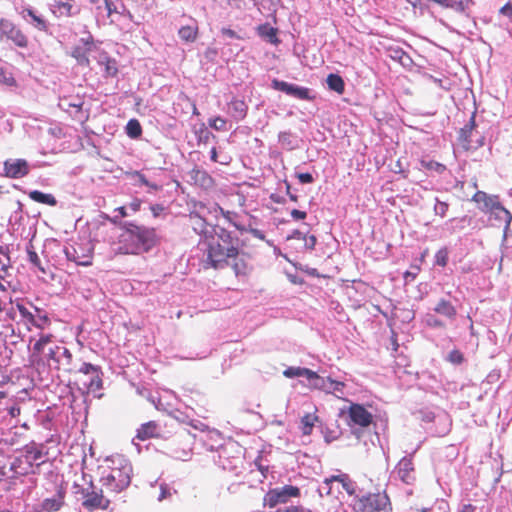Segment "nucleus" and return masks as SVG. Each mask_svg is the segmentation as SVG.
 Segmentation results:
<instances>
[{"label":"nucleus","instance_id":"f3484780","mask_svg":"<svg viewBox=\"0 0 512 512\" xmlns=\"http://www.w3.org/2000/svg\"><path fill=\"white\" fill-rule=\"evenodd\" d=\"M388 497L385 494H368L360 498L357 505L359 512H374L385 508Z\"/></svg>","mask_w":512,"mask_h":512},{"label":"nucleus","instance_id":"09e8293b","mask_svg":"<svg viewBox=\"0 0 512 512\" xmlns=\"http://www.w3.org/2000/svg\"><path fill=\"white\" fill-rule=\"evenodd\" d=\"M425 323L431 328H444L445 324L442 320L437 318L434 314H427L425 316Z\"/></svg>","mask_w":512,"mask_h":512},{"label":"nucleus","instance_id":"7ed1b4c3","mask_svg":"<svg viewBox=\"0 0 512 512\" xmlns=\"http://www.w3.org/2000/svg\"><path fill=\"white\" fill-rule=\"evenodd\" d=\"M107 468H103L100 482L106 490L119 493L126 489L131 482L132 466L130 462L121 455L106 459Z\"/></svg>","mask_w":512,"mask_h":512},{"label":"nucleus","instance_id":"0eeeda50","mask_svg":"<svg viewBox=\"0 0 512 512\" xmlns=\"http://www.w3.org/2000/svg\"><path fill=\"white\" fill-rule=\"evenodd\" d=\"M9 40L19 48L28 46V38L12 21L0 19V41Z\"/></svg>","mask_w":512,"mask_h":512},{"label":"nucleus","instance_id":"5fc2aeb1","mask_svg":"<svg viewBox=\"0 0 512 512\" xmlns=\"http://www.w3.org/2000/svg\"><path fill=\"white\" fill-rule=\"evenodd\" d=\"M304 243V249L306 250H313L317 243V238L315 235H308L306 234L304 238L302 239Z\"/></svg>","mask_w":512,"mask_h":512},{"label":"nucleus","instance_id":"dca6fc26","mask_svg":"<svg viewBox=\"0 0 512 512\" xmlns=\"http://www.w3.org/2000/svg\"><path fill=\"white\" fill-rule=\"evenodd\" d=\"M348 425L351 428L368 427L373 419L372 414L362 405L351 403L348 408Z\"/></svg>","mask_w":512,"mask_h":512},{"label":"nucleus","instance_id":"f8f14e48","mask_svg":"<svg viewBox=\"0 0 512 512\" xmlns=\"http://www.w3.org/2000/svg\"><path fill=\"white\" fill-rule=\"evenodd\" d=\"M413 454H410L408 456H404L400 461L397 463L394 473L402 483L406 485H414L416 482V472L413 464Z\"/></svg>","mask_w":512,"mask_h":512},{"label":"nucleus","instance_id":"cd10ccee","mask_svg":"<svg viewBox=\"0 0 512 512\" xmlns=\"http://www.w3.org/2000/svg\"><path fill=\"white\" fill-rule=\"evenodd\" d=\"M228 111L231 117L239 122L243 120L247 115L248 106L245 101L233 98L228 104Z\"/></svg>","mask_w":512,"mask_h":512},{"label":"nucleus","instance_id":"13d9d810","mask_svg":"<svg viewBox=\"0 0 512 512\" xmlns=\"http://www.w3.org/2000/svg\"><path fill=\"white\" fill-rule=\"evenodd\" d=\"M140 206H141V201H140L139 199H135V200H133L131 203H129L128 205H126L127 210H128V212L130 213V215H131L132 213H136L137 211H139Z\"/></svg>","mask_w":512,"mask_h":512},{"label":"nucleus","instance_id":"3c124183","mask_svg":"<svg viewBox=\"0 0 512 512\" xmlns=\"http://www.w3.org/2000/svg\"><path fill=\"white\" fill-rule=\"evenodd\" d=\"M448 262V251L446 248H442L435 254V264L441 267L446 266Z\"/></svg>","mask_w":512,"mask_h":512},{"label":"nucleus","instance_id":"c756f323","mask_svg":"<svg viewBox=\"0 0 512 512\" xmlns=\"http://www.w3.org/2000/svg\"><path fill=\"white\" fill-rule=\"evenodd\" d=\"M434 312L450 320H454L457 315L456 308L446 299H440L434 307Z\"/></svg>","mask_w":512,"mask_h":512},{"label":"nucleus","instance_id":"c9c22d12","mask_svg":"<svg viewBox=\"0 0 512 512\" xmlns=\"http://www.w3.org/2000/svg\"><path fill=\"white\" fill-rule=\"evenodd\" d=\"M330 378L331 377L324 378L312 371V375H309L307 380L311 388L325 392Z\"/></svg>","mask_w":512,"mask_h":512},{"label":"nucleus","instance_id":"6ab92c4d","mask_svg":"<svg viewBox=\"0 0 512 512\" xmlns=\"http://www.w3.org/2000/svg\"><path fill=\"white\" fill-rule=\"evenodd\" d=\"M49 9L57 18L72 17L80 13V7L73 0H51Z\"/></svg>","mask_w":512,"mask_h":512},{"label":"nucleus","instance_id":"603ef678","mask_svg":"<svg viewBox=\"0 0 512 512\" xmlns=\"http://www.w3.org/2000/svg\"><path fill=\"white\" fill-rule=\"evenodd\" d=\"M27 255H28V260H29V262H30L32 265H34L35 267H37V268H38L39 270H41L42 272H44V271H45V270H44V268L41 266V260H40V258H39V256H38V254H37L34 250H32V249L28 248V249H27Z\"/></svg>","mask_w":512,"mask_h":512},{"label":"nucleus","instance_id":"680f3d73","mask_svg":"<svg viewBox=\"0 0 512 512\" xmlns=\"http://www.w3.org/2000/svg\"><path fill=\"white\" fill-rule=\"evenodd\" d=\"M277 512H311L303 507H298V506H288V507H285L283 509H279Z\"/></svg>","mask_w":512,"mask_h":512},{"label":"nucleus","instance_id":"72a5a7b5","mask_svg":"<svg viewBox=\"0 0 512 512\" xmlns=\"http://www.w3.org/2000/svg\"><path fill=\"white\" fill-rule=\"evenodd\" d=\"M346 385L342 381H337L332 378L329 379L325 393L333 394L339 399H344Z\"/></svg>","mask_w":512,"mask_h":512},{"label":"nucleus","instance_id":"de8ad7c7","mask_svg":"<svg viewBox=\"0 0 512 512\" xmlns=\"http://www.w3.org/2000/svg\"><path fill=\"white\" fill-rule=\"evenodd\" d=\"M0 83L6 86H14L15 79L10 71L5 68L0 67Z\"/></svg>","mask_w":512,"mask_h":512},{"label":"nucleus","instance_id":"5701e85b","mask_svg":"<svg viewBox=\"0 0 512 512\" xmlns=\"http://www.w3.org/2000/svg\"><path fill=\"white\" fill-rule=\"evenodd\" d=\"M4 171L7 177L18 179L26 176L30 167L24 159H9L4 162Z\"/></svg>","mask_w":512,"mask_h":512},{"label":"nucleus","instance_id":"e433bc0d","mask_svg":"<svg viewBox=\"0 0 512 512\" xmlns=\"http://www.w3.org/2000/svg\"><path fill=\"white\" fill-rule=\"evenodd\" d=\"M283 375L287 378L305 377L308 379L309 375H312V370L304 367L292 366L285 369Z\"/></svg>","mask_w":512,"mask_h":512},{"label":"nucleus","instance_id":"052dcab7","mask_svg":"<svg viewBox=\"0 0 512 512\" xmlns=\"http://www.w3.org/2000/svg\"><path fill=\"white\" fill-rule=\"evenodd\" d=\"M500 14H502L506 17L512 18V1L511 0L500 9Z\"/></svg>","mask_w":512,"mask_h":512},{"label":"nucleus","instance_id":"7c9ffc66","mask_svg":"<svg viewBox=\"0 0 512 512\" xmlns=\"http://www.w3.org/2000/svg\"><path fill=\"white\" fill-rule=\"evenodd\" d=\"M52 334L49 333H40L39 338L35 341L33 345V354H43L47 353V349L51 345L52 342Z\"/></svg>","mask_w":512,"mask_h":512},{"label":"nucleus","instance_id":"0e129e2a","mask_svg":"<svg viewBox=\"0 0 512 512\" xmlns=\"http://www.w3.org/2000/svg\"><path fill=\"white\" fill-rule=\"evenodd\" d=\"M291 216L294 220H303L306 218L307 214L305 211L293 209L291 211Z\"/></svg>","mask_w":512,"mask_h":512},{"label":"nucleus","instance_id":"423d86ee","mask_svg":"<svg viewBox=\"0 0 512 512\" xmlns=\"http://www.w3.org/2000/svg\"><path fill=\"white\" fill-rule=\"evenodd\" d=\"M242 448L235 441H229L222 445L217 451V458L214 462L223 470L236 471L241 463Z\"/></svg>","mask_w":512,"mask_h":512},{"label":"nucleus","instance_id":"49530a36","mask_svg":"<svg viewBox=\"0 0 512 512\" xmlns=\"http://www.w3.org/2000/svg\"><path fill=\"white\" fill-rule=\"evenodd\" d=\"M259 32L262 36L267 37L269 39L270 43H272V44L278 43V38L276 36V29H274L272 27L261 26L259 28Z\"/></svg>","mask_w":512,"mask_h":512},{"label":"nucleus","instance_id":"f257e3e1","mask_svg":"<svg viewBox=\"0 0 512 512\" xmlns=\"http://www.w3.org/2000/svg\"><path fill=\"white\" fill-rule=\"evenodd\" d=\"M215 236L208 242L204 263L215 269L231 265L237 276L246 273L247 264L239 257V239L224 228L215 231Z\"/></svg>","mask_w":512,"mask_h":512},{"label":"nucleus","instance_id":"ea45409f","mask_svg":"<svg viewBox=\"0 0 512 512\" xmlns=\"http://www.w3.org/2000/svg\"><path fill=\"white\" fill-rule=\"evenodd\" d=\"M174 493H176V490L173 489L170 485L166 483H160L158 487V494L156 495V500L158 502L169 500L172 498Z\"/></svg>","mask_w":512,"mask_h":512},{"label":"nucleus","instance_id":"ddd939ff","mask_svg":"<svg viewBox=\"0 0 512 512\" xmlns=\"http://www.w3.org/2000/svg\"><path fill=\"white\" fill-rule=\"evenodd\" d=\"M271 87L274 90L281 91L289 96L299 100H313L314 97L310 95V89L296 84L288 83L274 78L271 81Z\"/></svg>","mask_w":512,"mask_h":512},{"label":"nucleus","instance_id":"f03ea898","mask_svg":"<svg viewBox=\"0 0 512 512\" xmlns=\"http://www.w3.org/2000/svg\"><path fill=\"white\" fill-rule=\"evenodd\" d=\"M119 237V250L124 254H140L149 251L158 241L154 228L125 221Z\"/></svg>","mask_w":512,"mask_h":512},{"label":"nucleus","instance_id":"2f4dec72","mask_svg":"<svg viewBox=\"0 0 512 512\" xmlns=\"http://www.w3.org/2000/svg\"><path fill=\"white\" fill-rule=\"evenodd\" d=\"M29 197L35 202L46 204L49 206H56L57 200L52 194L43 193L39 190H33L29 192Z\"/></svg>","mask_w":512,"mask_h":512},{"label":"nucleus","instance_id":"338daca9","mask_svg":"<svg viewBox=\"0 0 512 512\" xmlns=\"http://www.w3.org/2000/svg\"><path fill=\"white\" fill-rule=\"evenodd\" d=\"M221 33H222L223 36H226L228 38H232V39L233 38H236V39L239 38L237 33L234 30L230 29V28H222Z\"/></svg>","mask_w":512,"mask_h":512},{"label":"nucleus","instance_id":"a18cd8bd","mask_svg":"<svg viewBox=\"0 0 512 512\" xmlns=\"http://www.w3.org/2000/svg\"><path fill=\"white\" fill-rule=\"evenodd\" d=\"M227 121L226 119L216 116L214 118L209 119V126L216 131H226L227 130Z\"/></svg>","mask_w":512,"mask_h":512},{"label":"nucleus","instance_id":"a19ab883","mask_svg":"<svg viewBox=\"0 0 512 512\" xmlns=\"http://www.w3.org/2000/svg\"><path fill=\"white\" fill-rule=\"evenodd\" d=\"M133 177L135 178L136 184L144 185L149 188V191H158L161 189V186L157 183L150 182L144 174L139 171H135L133 173Z\"/></svg>","mask_w":512,"mask_h":512},{"label":"nucleus","instance_id":"473e14b6","mask_svg":"<svg viewBox=\"0 0 512 512\" xmlns=\"http://www.w3.org/2000/svg\"><path fill=\"white\" fill-rule=\"evenodd\" d=\"M156 433L157 424L154 421H150L140 426V428L137 430L136 438L139 440H146L155 436Z\"/></svg>","mask_w":512,"mask_h":512},{"label":"nucleus","instance_id":"79ce46f5","mask_svg":"<svg viewBox=\"0 0 512 512\" xmlns=\"http://www.w3.org/2000/svg\"><path fill=\"white\" fill-rule=\"evenodd\" d=\"M178 34L182 40L186 42H192L196 38L197 29L192 26H183L179 29Z\"/></svg>","mask_w":512,"mask_h":512},{"label":"nucleus","instance_id":"bb28decb","mask_svg":"<svg viewBox=\"0 0 512 512\" xmlns=\"http://www.w3.org/2000/svg\"><path fill=\"white\" fill-rule=\"evenodd\" d=\"M490 217L498 222L504 224V230L507 231L512 221V215L500 202L490 212Z\"/></svg>","mask_w":512,"mask_h":512},{"label":"nucleus","instance_id":"f704fd0d","mask_svg":"<svg viewBox=\"0 0 512 512\" xmlns=\"http://www.w3.org/2000/svg\"><path fill=\"white\" fill-rule=\"evenodd\" d=\"M327 85L330 90L335 91L338 94H343L345 90V83L341 76L338 74H329L327 76Z\"/></svg>","mask_w":512,"mask_h":512},{"label":"nucleus","instance_id":"a211bd4d","mask_svg":"<svg viewBox=\"0 0 512 512\" xmlns=\"http://www.w3.org/2000/svg\"><path fill=\"white\" fill-rule=\"evenodd\" d=\"M66 258L75 262L77 265H91L92 252L90 248H85L81 244L70 245L64 249Z\"/></svg>","mask_w":512,"mask_h":512},{"label":"nucleus","instance_id":"bf43d9fd","mask_svg":"<svg viewBox=\"0 0 512 512\" xmlns=\"http://www.w3.org/2000/svg\"><path fill=\"white\" fill-rule=\"evenodd\" d=\"M297 178L302 184H309L314 181V178L310 173H299L297 174Z\"/></svg>","mask_w":512,"mask_h":512},{"label":"nucleus","instance_id":"b1692460","mask_svg":"<svg viewBox=\"0 0 512 512\" xmlns=\"http://www.w3.org/2000/svg\"><path fill=\"white\" fill-rule=\"evenodd\" d=\"M79 43V45L72 49L71 56L76 59L79 65L89 66L90 60L88 54L93 45L92 36L89 35L87 38H81Z\"/></svg>","mask_w":512,"mask_h":512},{"label":"nucleus","instance_id":"774afa93","mask_svg":"<svg viewBox=\"0 0 512 512\" xmlns=\"http://www.w3.org/2000/svg\"><path fill=\"white\" fill-rule=\"evenodd\" d=\"M476 507L472 504H463L457 512H475Z\"/></svg>","mask_w":512,"mask_h":512},{"label":"nucleus","instance_id":"58836bf2","mask_svg":"<svg viewBox=\"0 0 512 512\" xmlns=\"http://www.w3.org/2000/svg\"><path fill=\"white\" fill-rule=\"evenodd\" d=\"M126 134L131 139H137L142 134V127L137 119H130L125 127Z\"/></svg>","mask_w":512,"mask_h":512},{"label":"nucleus","instance_id":"9b49d317","mask_svg":"<svg viewBox=\"0 0 512 512\" xmlns=\"http://www.w3.org/2000/svg\"><path fill=\"white\" fill-rule=\"evenodd\" d=\"M17 13L29 25L35 29L48 33L50 29L49 22L30 5H21L16 7Z\"/></svg>","mask_w":512,"mask_h":512},{"label":"nucleus","instance_id":"c03bdc74","mask_svg":"<svg viewBox=\"0 0 512 512\" xmlns=\"http://www.w3.org/2000/svg\"><path fill=\"white\" fill-rule=\"evenodd\" d=\"M449 209V204L445 201H441L438 197L435 198L434 213L440 217H445Z\"/></svg>","mask_w":512,"mask_h":512},{"label":"nucleus","instance_id":"4468645a","mask_svg":"<svg viewBox=\"0 0 512 512\" xmlns=\"http://www.w3.org/2000/svg\"><path fill=\"white\" fill-rule=\"evenodd\" d=\"M475 120L472 117L463 128H461L459 133V140L464 149H477L484 144V138L474 131Z\"/></svg>","mask_w":512,"mask_h":512},{"label":"nucleus","instance_id":"aec40b11","mask_svg":"<svg viewBox=\"0 0 512 512\" xmlns=\"http://www.w3.org/2000/svg\"><path fill=\"white\" fill-rule=\"evenodd\" d=\"M66 490L62 485L56 486L52 496L44 498L39 504L43 512H57L65 504Z\"/></svg>","mask_w":512,"mask_h":512},{"label":"nucleus","instance_id":"c85d7f7f","mask_svg":"<svg viewBox=\"0 0 512 512\" xmlns=\"http://www.w3.org/2000/svg\"><path fill=\"white\" fill-rule=\"evenodd\" d=\"M83 103V100L79 97H63L60 98L58 106L63 111L73 114L81 111Z\"/></svg>","mask_w":512,"mask_h":512},{"label":"nucleus","instance_id":"393cba45","mask_svg":"<svg viewBox=\"0 0 512 512\" xmlns=\"http://www.w3.org/2000/svg\"><path fill=\"white\" fill-rule=\"evenodd\" d=\"M472 201L477 203L478 208L484 213H489L500 202L499 196L489 195L484 191H477L473 195Z\"/></svg>","mask_w":512,"mask_h":512},{"label":"nucleus","instance_id":"4d7b16f0","mask_svg":"<svg viewBox=\"0 0 512 512\" xmlns=\"http://www.w3.org/2000/svg\"><path fill=\"white\" fill-rule=\"evenodd\" d=\"M118 72L116 67V62L113 60H108L105 66V73L108 76H115Z\"/></svg>","mask_w":512,"mask_h":512},{"label":"nucleus","instance_id":"20e7f679","mask_svg":"<svg viewBox=\"0 0 512 512\" xmlns=\"http://www.w3.org/2000/svg\"><path fill=\"white\" fill-rule=\"evenodd\" d=\"M83 480L87 486L74 484V493L77 500L81 501L83 509L88 512L101 509L106 510L110 505V500L104 495L103 489L94 485L91 477L83 474Z\"/></svg>","mask_w":512,"mask_h":512},{"label":"nucleus","instance_id":"4be33fe9","mask_svg":"<svg viewBox=\"0 0 512 512\" xmlns=\"http://www.w3.org/2000/svg\"><path fill=\"white\" fill-rule=\"evenodd\" d=\"M334 482H338L339 484H341L342 488L349 495H354L356 493V488H357L356 483L353 480H351L349 475H347L345 473H340L337 475H332L324 480L322 489L326 490V494L331 493L332 484Z\"/></svg>","mask_w":512,"mask_h":512},{"label":"nucleus","instance_id":"a878e982","mask_svg":"<svg viewBox=\"0 0 512 512\" xmlns=\"http://www.w3.org/2000/svg\"><path fill=\"white\" fill-rule=\"evenodd\" d=\"M188 175L193 184L203 189H209L214 184L213 178L205 170L198 167L193 168Z\"/></svg>","mask_w":512,"mask_h":512},{"label":"nucleus","instance_id":"8fccbe9b","mask_svg":"<svg viewBox=\"0 0 512 512\" xmlns=\"http://www.w3.org/2000/svg\"><path fill=\"white\" fill-rule=\"evenodd\" d=\"M447 360L454 365H460L464 361V356H463L462 352H460L457 349H454L449 352V354L447 356Z\"/></svg>","mask_w":512,"mask_h":512},{"label":"nucleus","instance_id":"9d476101","mask_svg":"<svg viewBox=\"0 0 512 512\" xmlns=\"http://www.w3.org/2000/svg\"><path fill=\"white\" fill-rule=\"evenodd\" d=\"M300 490L296 486L284 485L270 490L264 497L265 505L273 508L280 503H286L290 498L297 497Z\"/></svg>","mask_w":512,"mask_h":512},{"label":"nucleus","instance_id":"e2e57ef3","mask_svg":"<svg viewBox=\"0 0 512 512\" xmlns=\"http://www.w3.org/2000/svg\"><path fill=\"white\" fill-rule=\"evenodd\" d=\"M306 233L300 231V230H294L292 233L287 237V240H300L304 238Z\"/></svg>","mask_w":512,"mask_h":512},{"label":"nucleus","instance_id":"6e6552de","mask_svg":"<svg viewBox=\"0 0 512 512\" xmlns=\"http://www.w3.org/2000/svg\"><path fill=\"white\" fill-rule=\"evenodd\" d=\"M78 373L84 376L82 384L87 392H96L102 388V371L99 366L91 363H83Z\"/></svg>","mask_w":512,"mask_h":512},{"label":"nucleus","instance_id":"864d4df0","mask_svg":"<svg viewBox=\"0 0 512 512\" xmlns=\"http://www.w3.org/2000/svg\"><path fill=\"white\" fill-rule=\"evenodd\" d=\"M114 213L115 215L112 218L113 223H118L121 218L130 216V213L128 212L126 205L116 208L114 210Z\"/></svg>","mask_w":512,"mask_h":512},{"label":"nucleus","instance_id":"2eb2a0df","mask_svg":"<svg viewBox=\"0 0 512 512\" xmlns=\"http://www.w3.org/2000/svg\"><path fill=\"white\" fill-rule=\"evenodd\" d=\"M47 454L46 446L43 443L31 441L23 447V456L30 466L39 467L46 461Z\"/></svg>","mask_w":512,"mask_h":512},{"label":"nucleus","instance_id":"39448f33","mask_svg":"<svg viewBox=\"0 0 512 512\" xmlns=\"http://www.w3.org/2000/svg\"><path fill=\"white\" fill-rule=\"evenodd\" d=\"M16 309L17 319L15 321L22 322L28 330L31 329V326L44 330L51 324L47 312L30 302L18 301L16 302Z\"/></svg>","mask_w":512,"mask_h":512},{"label":"nucleus","instance_id":"1a4fd4ad","mask_svg":"<svg viewBox=\"0 0 512 512\" xmlns=\"http://www.w3.org/2000/svg\"><path fill=\"white\" fill-rule=\"evenodd\" d=\"M49 365L56 368L62 367L64 370L70 371L72 364V353L69 349L62 345L49 346L45 354Z\"/></svg>","mask_w":512,"mask_h":512},{"label":"nucleus","instance_id":"4c0bfd02","mask_svg":"<svg viewBox=\"0 0 512 512\" xmlns=\"http://www.w3.org/2000/svg\"><path fill=\"white\" fill-rule=\"evenodd\" d=\"M317 420L318 417L316 415L310 413L305 414L300 421L302 433L304 435H310Z\"/></svg>","mask_w":512,"mask_h":512},{"label":"nucleus","instance_id":"412c9836","mask_svg":"<svg viewBox=\"0 0 512 512\" xmlns=\"http://www.w3.org/2000/svg\"><path fill=\"white\" fill-rule=\"evenodd\" d=\"M189 220L192 229L195 233L204 236L205 239L214 237L212 233L218 231L221 227H214L207 223V221L197 212L193 211L189 214Z\"/></svg>","mask_w":512,"mask_h":512},{"label":"nucleus","instance_id":"6e6d98bb","mask_svg":"<svg viewBox=\"0 0 512 512\" xmlns=\"http://www.w3.org/2000/svg\"><path fill=\"white\" fill-rule=\"evenodd\" d=\"M236 227L241 230V231H247L249 232L253 237L257 238V239H260V240H265V234L263 231L259 230V229H256V228H248V229H244V228H241L240 226H237Z\"/></svg>","mask_w":512,"mask_h":512},{"label":"nucleus","instance_id":"37998d69","mask_svg":"<svg viewBox=\"0 0 512 512\" xmlns=\"http://www.w3.org/2000/svg\"><path fill=\"white\" fill-rule=\"evenodd\" d=\"M421 164L425 169L430 170V171H435L438 174H442L446 170L445 165H443L442 163L433 161V160H429V161L423 160V161H421Z\"/></svg>","mask_w":512,"mask_h":512},{"label":"nucleus","instance_id":"69168bd1","mask_svg":"<svg viewBox=\"0 0 512 512\" xmlns=\"http://www.w3.org/2000/svg\"><path fill=\"white\" fill-rule=\"evenodd\" d=\"M105 8L107 10L108 16L117 12V8L111 0H104Z\"/></svg>","mask_w":512,"mask_h":512}]
</instances>
